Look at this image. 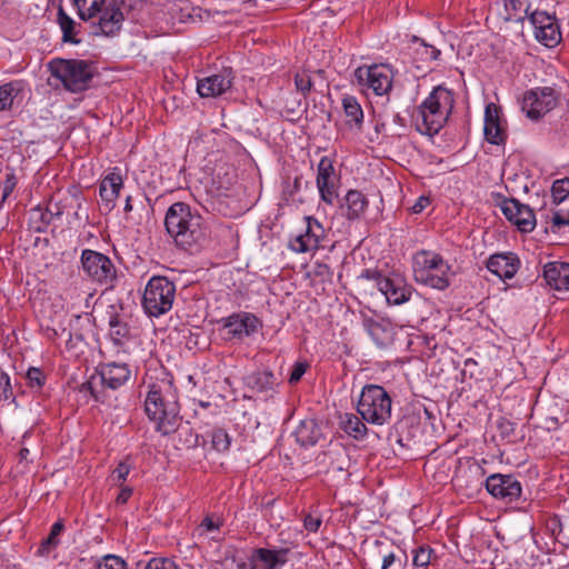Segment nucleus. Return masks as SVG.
<instances>
[{
	"instance_id": "1",
	"label": "nucleus",
	"mask_w": 569,
	"mask_h": 569,
	"mask_svg": "<svg viewBox=\"0 0 569 569\" xmlns=\"http://www.w3.org/2000/svg\"><path fill=\"white\" fill-rule=\"evenodd\" d=\"M148 388L144 399L148 418L162 435L174 432L181 420L178 389L170 379L157 380Z\"/></svg>"
},
{
	"instance_id": "2",
	"label": "nucleus",
	"mask_w": 569,
	"mask_h": 569,
	"mask_svg": "<svg viewBox=\"0 0 569 569\" xmlns=\"http://www.w3.org/2000/svg\"><path fill=\"white\" fill-rule=\"evenodd\" d=\"M164 227L176 246L183 250L198 247L206 238L202 217L184 202L168 208Z\"/></svg>"
},
{
	"instance_id": "3",
	"label": "nucleus",
	"mask_w": 569,
	"mask_h": 569,
	"mask_svg": "<svg viewBox=\"0 0 569 569\" xmlns=\"http://www.w3.org/2000/svg\"><path fill=\"white\" fill-rule=\"evenodd\" d=\"M455 106L453 92L438 86L418 107L416 128L422 134L435 136L447 123Z\"/></svg>"
},
{
	"instance_id": "4",
	"label": "nucleus",
	"mask_w": 569,
	"mask_h": 569,
	"mask_svg": "<svg viewBox=\"0 0 569 569\" xmlns=\"http://www.w3.org/2000/svg\"><path fill=\"white\" fill-rule=\"evenodd\" d=\"M131 378L127 363H101L89 379L80 387V392L89 393L97 401L104 403L109 399L108 391H114L124 386Z\"/></svg>"
},
{
	"instance_id": "5",
	"label": "nucleus",
	"mask_w": 569,
	"mask_h": 569,
	"mask_svg": "<svg viewBox=\"0 0 569 569\" xmlns=\"http://www.w3.org/2000/svg\"><path fill=\"white\" fill-rule=\"evenodd\" d=\"M413 276L419 283L445 290L450 286L453 273L439 253L421 250L413 257Z\"/></svg>"
},
{
	"instance_id": "6",
	"label": "nucleus",
	"mask_w": 569,
	"mask_h": 569,
	"mask_svg": "<svg viewBox=\"0 0 569 569\" xmlns=\"http://www.w3.org/2000/svg\"><path fill=\"white\" fill-rule=\"evenodd\" d=\"M48 68L51 76L73 93L87 90L94 76L93 64L86 60L57 58L48 63Z\"/></svg>"
},
{
	"instance_id": "7",
	"label": "nucleus",
	"mask_w": 569,
	"mask_h": 569,
	"mask_svg": "<svg viewBox=\"0 0 569 569\" xmlns=\"http://www.w3.org/2000/svg\"><path fill=\"white\" fill-rule=\"evenodd\" d=\"M392 401L386 389L378 385H366L357 403V411L368 423L382 426L391 418Z\"/></svg>"
},
{
	"instance_id": "8",
	"label": "nucleus",
	"mask_w": 569,
	"mask_h": 569,
	"mask_svg": "<svg viewBox=\"0 0 569 569\" xmlns=\"http://www.w3.org/2000/svg\"><path fill=\"white\" fill-rule=\"evenodd\" d=\"M174 297V283L167 277L153 276L146 286L142 306L149 316L159 317L172 308Z\"/></svg>"
},
{
	"instance_id": "9",
	"label": "nucleus",
	"mask_w": 569,
	"mask_h": 569,
	"mask_svg": "<svg viewBox=\"0 0 569 569\" xmlns=\"http://www.w3.org/2000/svg\"><path fill=\"white\" fill-rule=\"evenodd\" d=\"M131 0H112L99 7L98 21L92 23V33L96 36H114L122 26L123 20L136 8Z\"/></svg>"
},
{
	"instance_id": "10",
	"label": "nucleus",
	"mask_w": 569,
	"mask_h": 569,
	"mask_svg": "<svg viewBox=\"0 0 569 569\" xmlns=\"http://www.w3.org/2000/svg\"><path fill=\"white\" fill-rule=\"evenodd\" d=\"M86 274L96 283L113 289L117 281V269L111 259L98 251L84 249L80 257Z\"/></svg>"
},
{
	"instance_id": "11",
	"label": "nucleus",
	"mask_w": 569,
	"mask_h": 569,
	"mask_svg": "<svg viewBox=\"0 0 569 569\" xmlns=\"http://www.w3.org/2000/svg\"><path fill=\"white\" fill-rule=\"evenodd\" d=\"M559 93L551 87H537L525 92L521 109L531 120H538L553 110Z\"/></svg>"
},
{
	"instance_id": "12",
	"label": "nucleus",
	"mask_w": 569,
	"mask_h": 569,
	"mask_svg": "<svg viewBox=\"0 0 569 569\" xmlns=\"http://www.w3.org/2000/svg\"><path fill=\"white\" fill-rule=\"evenodd\" d=\"M359 84L372 89L377 96L387 94L392 88V70L387 64L362 66L356 69Z\"/></svg>"
},
{
	"instance_id": "13",
	"label": "nucleus",
	"mask_w": 569,
	"mask_h": 569,
	"mask_svg": "<svg viewBox=\"0 0 569 569\" xmlns=\"http://www.w3.org/2000/svg\"><path fill=\"white\" fill-rule=\"evenodd\" d=\"M223 328L230 339L243 340L244 338L258 332L262 328V322L258 317L250 312H237L222 319Z\"/></svg>"
},
{
	"instance_id": "14",
	"label": "nucleus",
	"mask_w": 569,
	"mask_h": 569,
	"mask_svg": "<svg viewBox=\"0 0 569 569\" xmlns=\"http://www.w3.org/2000/svg\"><path fill=\"white\" fill-rule=\"evenodd\" d=\"M488 492L507 503L516 501L521 496V485L511 475L493 473L486 480Z\"/></svg>"
},
{
	"instance_id": "15",
	"label": "nucleus",
	"mask_w": 569,
	"mask_h": 569,
	"mask_svg": "<svg viewBox=\"0 0 569 569\" xmlns=\"http://www.w3.org/2000/svg\"><path fill=\"white\" fill-rule=\"evenodd\" d=\"M501 211L505 217L516 224L522 232L533 230L536 224L535 213L529 206L522 204L517 199H506L502 201Z\"/></svg>"
},
{
	"instance_id": "16",
	"label": "nucleus",
	"mask_w": 569,
	"mask_h": 569,
	"mask_svg": "<svg viewBox=\"0 0 569 569\" xmlns=\"http://www.w3.org/2000/svg\"><path fill=\"white\" fill-rule=\"evenodd\" d=\"M306 222L305 233L299 234L290 242V248L299 253L317 250L326 236L325 228L317 219L306 217Z\"/></svg>"
},
{
	"instance_id": "17",
	"label": "nucleus",
	"mask_w": 569,
	"mask_h": 569,
	"mask_svg": "<svg viewBox=\"0 0 569 569\" xmlns=\"http://www.w3.org/2000/svg\"><path fill=\"white\" fill-rule=\"evenodd\" d=\"M529 21L535 28V37L539 42L549 48L559 43L561 38L559 28L546 12H531Z\"/></svg>"
},
{
	"instance_id": "18",
	"label": "nucleus",
	"mask_w": 569,
	"mask_h": 569,
	"mask_svg": "<svg viewBox=\"0 0 569 569\" xmlns=\"http://www.w3.org/2000/svg\"><path fill=\"white\" fill-rule=\"evenodd\" d=\"M231 68H223L218 73L198 80L197 91L201 97H218L228 91L233 81Z\"/></svg>"
},
{
	"instance_id": "19",
	"label": "nucleus",
	"mask_w": 569,
	"mask_h": 569,
	"mask_svg": "<svg viewBox=\"0 0 569 569\" xmlns=\"http://www.w3.org/2000/svg\"><path fill=\"white\" fill-rule=\"evenodd\" d=\"M483 132L489 143L496 146L506 143L507 134L500 119V108L492 102L486 106Z\"/></svg>"
},
{
	"instance_id": "20",
	"label": "nucleus",
	"mask_w": 569,
	"mask_h": 569,
	"mask_svg": "<svg viewBox=\"0 0 569 569\" xmlns=\"http://www.w3.org/2000/svg\"><path fill=\"white\" fill-rule=\"evenodd\" d=\"M378 290L385 296L387 302L400 306L410 300L412 289L399 277H387L380 280Z\"/></svg>"
},
{
	"instance_id": "21",
	"label": "nucleus",
	"mask_w": 569,
	"mask_h": 569,
	"mask_svg": "<svg viewBox=\"0 0 569 569\" xmlns=\"http://www.w3.org/2000/svg\"><path fill=\"white\" fill-rule=\"evenodd\" d=\"M335 180L336 173L332 162L323 157L318 164L317 187L321 199L329 204H332L337 197Z\"/></svg>"
},
{
	"instance_id": "22",
	"label": "nucleus",
	"mask_w": 569,
	"mask_h": 569,
	"mask_svg": "<svg viewBox=\"0 0 569 569\" xmlns=\"http://www.w3.org/2000/svg\"><path fill=\"white\" fill-rule=\"evenodd\" d=\"M289 548H258L252 552L251 562L254 569H280L287 561Z\"/></svg>"
},
{
	"instance_id": "23",
	"label": "nucleus",
	"mask_w": 569,
	"mask_h": 569,
	"mask_svg": "<svg viewBox=\"0 0 569 569\" xmlns=\"http://www.w3.org/2000/svg\"><path fill=\"white\" fill-rule=\"evenodd\" d=\"M244 386L256 393L271 398L277 392L279 385L276 376L270 370H257L243 378Z\"/></svg>"
},
{
	"instance_id": "24",
	"label": "nucleus",
	"mask_w": 569,
	"mask_h": 569,
	"mask_svg": "<svg viewBox=\"0 0 569 569\" xmlns=\"http://www.w3.org/2000/svg\"><path fill=\"white\" fill-rule=\"evenodd\" d=\"M520 267V260L515 253L492 254L487 262V268L499 279H511Z\"/></svg>"
},
{
	"instance_id": "25",
	"label": "nucleus",
	"mask_w": 569,
	"mask_h": 569,
	"mask_svg": "<svg viewBox=\"0 0 569 569\" xmlns=\"http://www.w3.org/2000/svg\"><path fill=\"white\" fill-rule=\"evenodd\" d=\"M543 278L550 288L569 291V262H548L543 266Z\"/></svg>"
},
{
	"instance_id": "26",
	"label": "nucleus",
	"mask_w": 569,
	"mask_h": 569,
	"mask_svg": "<svg viewBox=\"0 0 569 569\" xmlns=\"http://www.w3.org/2000/svg\"><path fill=\"white\" fill-rule=\"evenodd\" d=\"M123 187V179L120 169L113 168L100 182L99 194L111 210L114 207V201L120 194V190Z\"/></svg>"
},
{
	"instance_id": "27",
	"label": "nucleus",
	"mask_w": 569,
	"mask_h": 569,
	"mask_svg": "<svg viewBox=\"0 0 569 569\" xmlns=\"http://www.w3.org/2000/svg\"><path fill=\"white\" fill-rule=\"evenodd\" d=\"M297 442L301 447H312L322 439L323 433L321 426L312 418H307L300 421L295 430Z\"/></svg>"
},
{
	"instance_id": "28",
	"label": "nucleus",
	"mask_w": 569,
	"mask_h": 569,
	"mask_svg": "<svg viewBox=\"0 0 569 569\" xmlns=\"http://www.w3.org/2000/svg\"><path fill=\"white\" fill-rule=\"evenodd\" d=\"M379 548L378 553L381 556V569H405L408 558L401 550L393 551L383 542L376 541Z\"/></svg>"
},
{
	"instance_id": "29",
	"label": "nucleus",
	"mask_w": 569,
	"mask_h": 569,
	"mask_svg": "<svg viewBox=\"0 0 569 569\" xmlns=\"http://www.w3.org/2000/svg\"><path fill=\"white\" fill-rule=\"evenodd\" d=\"M346 217L349 220L359 219L368 207L366 196L359 190H349L345 197Z\"/></svg>"
},
{
	"instance_id": "30",
	"label": "nucleus",
	"mask_w": 569,
	"mask_h": 569,
	"mask_svg": "<svg viewBox=\"0 0 569 569\" xmlns=\"http://www.w3.org/2000/svg\"><path fill=\"white\" fill-rule=\"evenodd\" d=\"M346 124L360 130L363 123V111L358 100L352 96L342 99Z\"/></svg>"
},
{
	"instance_id": "31",
	"label": "nucleus",
	"mask_w": 569,
	"mask_h": 569,
	"mask_svg": "<svg viewBox=\"0 0 569 569\" xmlns=\"http://www.w3.org/2000/svg\"><path fill=\"white\" fill-rule=\"evenodd\" d=\"M341 427L347 435L357 440L363 439L367 435L366 425L353 413H346L342 417Z\"/></svg>"
},
{
	"instance_id": "32",
	"label": "nucleus",
	"mask_w": 569,
	"mask_h": 569,
	"mask_svg": "<svg viewBox=\"0 0 569 569\" xmlns=\"http://www.w3.org/2000/svg\"><path fill=\"white\" fill-rule=\"evenodd\" d=\"M57 21L62 31V40L64 42L79 43L80 40L76 38V22L67 14L64 9L60 6L57 13Z\"/></svg>"
},
{
	"instance_id": "33",
	"label": "nucleus",
	"mask_w": 569,
	"mask_h": 569,
	"mask_svg": "<svg viewBox=\"0 0 569 569\" xmlns=\"http://www.w3.org/2000/svg\"><path fill=\"white\" fill-rule=\"evenodd\" d=\"M22 86L20 81H10L0 86V111L10 110Z\"/></svg>"
},
{
	"instance_id": "34",
	"label": "nucleus",
	"mask_w": 569,
	"mask_h": 569,
	"mask_svg": "<svg viewBox=\"0 0 569 569\" xmlns=\"http://www.w3.org/2000/svg\"><path fill=\"white\" fill-rule=\"evenodd\" d=\"M73 6L77 9L78 17L88 21L92 18L97 17L99 12V7H101L104 0H71Z\"/></svg>"
},
{
	"instance_id": "35",
	"label": "nucleus",
	"mask_w": 569,
	"mask_h": 569,
	"mask_svg": "<svg viewBox=\"0 0 569 569\" xmlns=\"http://www.w3.org/2000/svg\"><path fill=\"white\" fill-rule=\"evenodd\" d=\"M526 0H505V10H506V17L505 19L507 21H522L525 19V16L521 14L523 11L526 17L530 16L528 14V7H526Z\"/></svg>"
},
{
	"instance_id": "36",
	"label": "nucleus",
	"mask_w": 569,
	"mask_h": 569,
	"mask_svg": "<svg viewBox=\"0 0 569 569\" xmlns=\"http://www.w3.org/2000/svg\"><path fill=\"white\" fill-rule=\"evenodd\" d=\"M212 448L219 452L229 450L231 437L222 428H216L210 432Z\"/></svg>"
},
{
	"instance_id": "37",
	"label": "nucleus",
	"mask_w": 569,
	"mask_h": 569,
	"mask_svg": "<svg viewBox=\"0 0 569 569\" xmlns=\"http://www.w3.org/2000/svg\"><path fill=\"white\" fill-rule=\"evenodd\" d=\"M63 523L61 521H57L52 525L50 535L42 541L39 552L41 555H48L51 549L58 546L57 537L62 532Z\"/></svg>"
},
{
	"instance_id": "38",
	"label": "nucleus",
	"mask_w": 569,
	"mask_h": 569,
	"mask_svg": "<svg viewBox=\"0 0 569 569\" xmlns=\"http://www.w3.org/2000/svg\"><path fill=\"white\" fill-rule=\"evenodd\" d=\"M110 335L116 343H121L129 335L128 326L118 316H111L109 320Z\"/></svg>"
},
{
	"instance_id": "39",
	"label": "nucleus",
	"mask_w": 569,
	"mask_h": 569,
	"mask_svg": "<svg viewBox=\"0 0 569 569\" xmlns=\"http://www.w3.org/2000/svg\"><path fill=\"white\" fill-rule=\"evenodd\" d=\"M550 229L552 232L569 231V209H560L552 213Z\"/></svg>"
},
{
	"instance_id": "40",
	"label": "nucleus",
	"mask_w": 569,
	"mask_h": 569,
	"mask_svg": "<svg viewBox=\"0 0 569 569\" xmlns=\"http://www.w3.org/2000/svg\"><path fill=\"white\" fill-rule=\"evenodd\" d=\"M551 196L555 203H561L569 198V178L556 180L551 187Z\"/></svg>"
},
{
	"instance_id": "41",
	"label": "nucleus",
	"mask_w": 569,
	"mask_h": 569,
	"mask_svg": "<svg viewBox=\"0 0 569 569\" xmlns=\"http://www.w3.org/2000/svg\"><path fill=\"white\" fill-rule=\"evenodd\" d=\"M433 550L430 547H419L413 551V566L417 569H427L431 562Z\"/></svg>"
},
{
	"instance_id": "42",
	"label": "nucleus",
	"mask_w": 569,
	"mask_h": 569,
	"mask_svg": "<svg viewBox=\"0 0 569 569\" xmlns=\"http://www.w3.org/2000/svg\"><path fill=\"white\" fill-rule=\"evenodd\" d=\"M96 569H127V563L119 556L106 555L97 560Z\"/></svg>"
},
{
	"instance_id": "43",
	"label": "nucleus",
	"mask_w": 569,
	"mask_h": 569,
	"mask_svg": "<svg viewBox=\"0 0 569 569\" xmlns=\"http://www.w3.org/2000/svg\"><path fill=\"white\" fill-rule=\"evenodd\" d=\"M14 399L16 398L13 396L12 387L10 383V377L8 376V373L0 369V400L14 401Z\"/></svg>"
},
{
	"instance_id": "44",
	"label": "nucleus",
	"mask_w": 569,
	"mask_h": 569,
	"mask_svg": "<svg viewBox=\"0 0 569 569\" xmlns=\"http://www.w3.org/2000/svg\"><path fill=\"white\" fill-rule=\"evenodd\" d=\"M295 84L299 92H301L305 97L311 91L312 81L310 76L302 71L298 72L295 77Z\"/></svg>"
},
{
	"instance_id": "45",
	"label": "nucleus",
	"mask_w": 569,
	"mask_h": 569,
	"mask_svg": "<svg viewBox=\"0 0 569 569\" xmlns=\"http://www.w3.org/2000/svg\"><path fill=\"white\" fill-rule=\"evenodd\" d=\"M26 377L31 388L40 389L46 382V376L39 368H29Z\"/></svg>"
},
{
	"instance_id": "46",
	"label": "nucleus",
	"mask_w": 569,
	"mask_h": 569,
	"mask_svg": "<svg viewBox=\"0 0 569 569\" xmlns=\"http://www.w3.org/2000/svg\"><path fill=\"white\" fill-rule=\"evenodd\" d=\"M369 333L378 346L383 347L387 345V337H385L387 331L382 325L372 322L369 326Z\"/></svg>"
},
{
	"instance_id": "47",
	"label": "nucleus",
	"mask_w": 569,
	"mask_h": 569,
	"mask_svg": "<svg viewBox=\"0 0 569 569\" xmlns=\"http://www.w3.org/2000/svg\"><path fill=\"white\" fill-rule=\"evenodd\" d=\"M144 569H178V566L168 558H152Z\"/></svg>"
},
{
	"instance_id": "48",
	"label": "nucleus",
	"mask_w": 569,
	"mask_h": 569,
	"mask_svg": "<svg viewBox=\"0 0 569 569\" xmlns=\"http://www.w3.org/2000/svg\"><path fill=\"white\" fill-rule=\"evenodd\" d=\"M307 370V365L303 363V362H296L292 370H291V373L289 376V383L290 385H295L297 383L301 378L302 376L305 375Z\"/></svg>"
},
{
	"instance_id": "49",
	"label": "nucleus",
	"mask_w": 569,
	"mask_h": 569,
	"mask_svg": "<svg viewBox=\"0 0 569 569\" xmlns=\"http://www.w3.org/2000/svg\"><path fill=\"white\" fill-rule=\"evenodd\" d=\"M303 526L309 532H317L321 526V519L319 517L307 515L303 520Z\"/></svg>"
},
{
	"instance_id": "50",
	"label": "nucleus",
	"mask_w": 569,
	"mask_h": 569,
	"mask_svg": "<svg viewBox=\"0 0 569 569\" xmlns=\"http://www.w3.org/2000/svg\"><path fill=\"white\" fill-rule=\"evenodd\" d=\"M221 526H222V521L220 520V518H217V520H213V518L211 516H207L200 525V527L203 528L206 531L219 530Z\"/></svg>"
},
{
	"instance_id": "51",
	"label": "nucleus",
	"mask_w": 569,
	"mask_h": 569,
	"mask_svg": "<svg viewBox=\"0 0 569 569\" xmlns=\"http://www.w3.org/2000/svg\"><path fill=\"white\" fill-rule=\"evenodd\" d=\"M360 278L373 281L377 288H379L380 280H385L387 277H383L378 270L366 269L362 271Z\"/></svg>"
},
{
	"instance_id": "52",
	"label": "nucleus",
	"mask_w": 569,
	"mask_h": 569,
	"mask_svg": "<svg viewBox=\"0 0 569 569\" xmlns=\"http://www.w3.org/2000/svg\"><path fill=\"white\" fill-rule=\"evenodd\" d=\"M130 472V466L126 462H120L113 470V477L118 481H124Z\"/></svg>"
},
{
	"instance_id": "53",
	"label": "nucleus",
	"mask_w": 569,
	"mask_h": 569,
	"mask_svg": "<svg viewBox=\"0 0 569 569\" xmlns=\"http://www.w3.org/2000/svg\"><path fill=\"white\" fill-rule=\"evenodd\" d=\"M422 47V54L425 56V59L427 60H436L440 56V50L436 49L432 46H428L423 42L420 43Z\"/></svg>"
},
{
	"instance_id": "54",
	"label": "nucleus",
	"mask_w": 569,
	"mask_h": 569,
	"mask_svg": "<svg viewBox=\"0 0 569 569\" xmlns=\"http://www.w3.org/2000/svg\"><path fill=\"white\" fill-rule=\"evenodd\" d=\"M430 203L429 199L426 197H420L415 204L411 207V211L413 213H420Z\"/></svg>"
},
{
	"instance_id": "55",
	"label": "nucleus",
	"mask_w": 569,
	"mask_h": 569,
	"mask_svg": "<svg viewBox=\"0 0 569 569\" xmlns=\"http://www.w3.org/2000/svg\"><path fill=\"white\" fill-rule=\"evenodd\" d=\"M131 495H132V489L131 488H129V487L122 488L120 493L117 497V502L118 503H126L129 500V498L131 497Z\"/></svg>"
},
{
	"instance_id": "56",
	"label": "nucleus",
	"mask_w": 569,
	"mask_h": 569,
	"mask_svg": "<svg viewBox=\"0 0 569 569\" xmlns=\"http://www.w3.org/2000/svg\"><path fill=\"white\" fill-rule=\"evenodd\" d=\"M316 273L318 276H325V274H330V268L328 264L326 263H318L317 267H316Z\"/></svg>"
},
{
	"instance_id": "57",
	"label": "nucleus",
	"mask_w": 569,
	"mask_h": 569,
	"mask_svg": "<svg viewBox=\"0 0 569 569\" xmlns=\"http://www.w3.org/2000/svg\"><path fill=\"white\" fill-rule=\"evenodd\" d=\"M14 184L16 183L12 179L7 180L4 188H3V194H2L3 199H6L9 196V193L13 190Z\"/></svg>"
},
{
	"instance_id": "58",
	"label": "nucleus",
	"mask_w": 569,
	"mask_h": 569,
	"mask_svg": "<svg viewBox=\"0 0 569 569\" xmlns=\"http://www.w3.org/2000/svg\"><path fill=\"white\" fill-rule=\"evenodd\" d=\"M499 428L502 430V433L506 435L513 430L512 423L508 420L499 422Z\"/></svg>"
},
{
	"instance_id": "59",
	"label": "nucleus",
	"mask_w": 569,
	"mask_h": 569,
	"mask_svg": "<svg viewBox=\"0 0 569 569\" xmlns=\"http://www.w3.org/2000/svg\"><path fill=\"white\" fill-rule=\"evenodd\" d=\"M300 186H301V178L296 177L293 180L292 191H290V194H292L295 191H298L300 189Z\"/></svg>"
},
{
	"instance_id": "60",
	"label": "nucleus",
	"mask_w": 569,
	"mask_h": 569,
	"mask_svg": "<svg viewBox=\"0 0 569 569\" xmlns=\"http://www.w3.org/2000/svg\"><path fill=\"white\" fill-rule=\"evenodd\" d=\"M124 211H126V212H130V211H132L131 196H128V197L126 198Z\"/></svg>"
},
{
	"instance_id": "61",
	"label": "nucleus",
	"mask_w": 569,
	"mask_h": 569,
	"mask_svg": "<svg viewBox=\"0 0 569 569\" xmlns=\"http://www.w3.org/2000/svg\"><path fill=\"white\" fill-rule=\"evenodd\" d=\"M29 453H30L29 449H27V448H22V449L20 450V453H19V455H20L21 460L27 459V458H28V456H29Z\"/></svg>"
},
{
	"instance_id": "62",
	"label": "nucleus",
	"mask_w": 569,
	"mask_h": 569,
	"mask_svg": "<svg viewBox=\"0 0 569 569\" xmlns=\"http://www.w3.org/2000/svg\"><path fill=\"white\" fill-rule=\"evenodd\" d=\"M375 129H376L377 132H380V131L386 129V124L385 123H377Z\"/></svg>"
},
{
	"instance_id": "63",
	"label": "nucleus",
	"mask_w": 569,
	"mask_h": 569,
	"mask_svg": "<svg viewBox=\"0 0 569 569\" xmlns=\"http://www.w3.org/2000/svg\"><path fill=\"white\" fill-rule=\"evenodd\" d=\"M393 120H395V122H399L402 126V123H401L402 119L399 114H395Z\"/></svg>"
},
{
	"instance_id": "64",
	"label": "nucleus",
	"mask_w": 569,
	"mask_h": 569,
	"mask_svg": "<svg viewBox=\"0 0 569 569\" xmlns=\"http://www.w3.org/2000/svg\"><path fill=\"white\" fill-rule=\"evenodd\" d=\"M41 219L46 221L47 223H50V219L47 218L46 213H41Z\"/></svg>"
}]
</instances>
